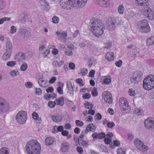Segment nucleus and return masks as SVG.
I'll return each mask as SVG.
<instances>
[{"label":"nucleus","mask_w":154,"mask_h":154,"mask_svg":"<svg viewBox=\"0 0 154 154\" xmlns=\"http://www.w3.org/2000/svg\"><path fill=\"white\" fill-rule=\"evenodd\" d=\"M90 25L91 31L95 36L99 37L103 34L104 26L101 20L93 18L90 20Z\"/></svg>","instance_id":"nucleus-1"},{"label":"nucleus","mask_w":154,"mask_h":154,"mask_svg":"<svg viewBox=\"0 0 154 154\" xmlns=\"http://www.w3.org/2000/svg\"><path fill=\"white\" fill-rule=\"evenodd\" d=\"M26 148L29 154H40L41 151L40 144L36 140H31L27 142Z\"/></svg>","instance_id":"nucleus-2"},{"label":"nucleus","mask_w":154,"mask_h":154,"mask_svg":"<svg viewBox=\"0 0 154 154\" xmlns=\"http://www.w3.org/2000/svg\"><path fill=\"white\" fill-rule=\"evenodd\" d=\"M143 87L145 90H149L154 88V75H149L143 80Z\"/></svg>","instance_id":"nucleus-3"},{"label":"nucleus","mask_w":154,"mask_h":154,"mask_svg":"<svg viewBox=\"0 0 154 154\" xmlns=\"http://www.w3.org/2000/svg\"><path fill=\"white\" fill-rule=\"evenodd\" d=\"M27 114L26 111L21 110L15 116L16 122L19 124H23L26 121Z\"/></svg>","instance_id":"nucleus-4"},{"label":"nucleus","mask_w":154,"mask_h":154,"mask_svg":"<svg viewBox=\"0 0 154 154\" xmlns=\"http://www.w3.org/2000/svg\"><path fill=\"white\" fill-rule=\"evenodd\" d=\"M138 27L142 32L145 33L149 32L150 30L148 22L146 20L139 21L138 23Z\"/></svg>","instance_id":"nucleus-5"},{"label":"nucleus","mask_w":154,"mask_h":154,"mask_svg":"<svg viewBox=\"0 0 154 154\" xmlns=\"http://www.w3.org/2000/svg\"><path fill=\"white\" fill-rule=\"evenodd\" d=\"M119 104L121 109L124 111H129L130 106L128 104L127 100L124 97H121L119 100Z\"/></svg>","instance_id":"nucleus-6"},{"label":"nucleus","mask_w":154,"mask_h":154,"mask_svg":"<svg viewBox=\"0 0 154 154\" xmlns=\"http://www.w3.org/2000/svg\"><path fill=\"white\" fill-rule=\"evenodd\" d=\"M60 4L63 8L67 9H71L75 7L72 0H60Z\"/></svg>","instance_id":"nucleus-7"},{"label":"nucleus","mask_w":154,"mask_h":154,"mask_svg":"<svg viewBox=\"0 0 154 154\" xmlns=\"http://www.w3.org/2000/svg\"><path fill=\"white\" fill-rule=\"evenodd\" d=\"M144 125L145 128L149 130L154 129V118L149 117L144 120Z\"/></svg>","instance_id":"nucleus-8"},{"label":"nucleus","mask_w":154,"mask_h":154,"mask_svg":"<svg viewBox=\"0 0 154 154\" xmlns=\"http://www.w3.org/2000/svg\"><path fill=\"white\" fill-rule=\"evenodd\" d=\"M134 143L135 146L140 150L144 152L149 149L147 146L144 145L143 143L138 139L135 140Z\"/></svg>","instance_id":"nucleus-9"},{"label":"nucleus","mask_w":154,"mask_h":154,"mask_svg":"<svg viewBox=\"0 0 154 154\" xmlns=\"http://www.w3.org/2000/svg\"><path fill=\"white\" fill-rule=\"evenodd\" d=\"M142 12L146 17L151 20L154 18V13L152 10L146 6L145 8H143L141 10Z\"/></svg>","instance_id":"nucleus-10"},{"label":"nucleus","mask_w":154,"mask_h":154,"mask_svg":"<svg viewBox=\"0 0 154 154\" xmlns=\"http://www.w3.org/2000/svg\"><path fill=\"white\" fill-rule=\"evenodd\" d=\"M9 109L8 103L4 99L0 97V112H5Z\"/></svg>","instance_id":"nucleus-11"},{"label":"nucleus","mask_w":154,"mask_h":154,"mask_svg":"<svg viewBox=\"0 0 154 154\" xmlns=\"http://www.w3.org/2000/svg\"><path fill=\"white\" fill-rule=\"evenodd\" d=\"M102 97L104 101L106 103L109 104L112 103V95L110 92L107 91H104L102 94Z\"/></svg>","instance_id":"nucleus-12"},{"label":"nucleus","mask_w":154,"mask_h":154,"mask_svg":"<svg viewBox=\"0 0 154 154\" xmlns=\"http://www.w3.org/2000/svg\"><path fill=\"white\" fill-rule=\"evenodd\" d=\"M116 22L114 19H109L107 24L108 28L110 30H114L116 27Z\"/></svg>","instance_id":"nucleus-13"},{"label":"nucleus","mask_w":154,"mask_h":154,"mask_svg":"<svg viewBox=\"0 0 154 154\" xmlns=\"http://www.w3.org/2000/svg\"><path fill=\"white\" fill-rule=\"evenodd\" d=\"M74 2L75 7L81 8L85 5L87 0H72Z\"/></svg>","instance_id":"nucleus-14"},{"label":"nucleus","mask_w":154,"mask_h":154,"mask_svg":"<svg viewBox=\"0 0 154 154\" xmlns=\"http://www.w3.org/2000/svg\"><path fill=\"white\" fill-rule=\"evenodd\" d=\"M38 83L40 86L42 88L47 87L48 86V81L43 78H41L39 79Z\"/></svg>","instance_id":"nucleus-15"},{"label":"nucleus","mask_w":154,"mask_h":154,"mask_svg":"<svg viewBox=\"0 0 154 154\" xmlns=\"http://www.w3.org/2000/svg\"><path fill=\"white\" fill-rule=\"evenodd\" d=\"M142 75V72L139 71H137L134 72L133 75L134 78H135L136 82H140L141 80Z\"/></svg>","instance_id":"nucleus-16"},{"label":"nucleus","mask_w":154,"mask_h":154,"mask_svg":"<svg viewBox=\"0 0 154 154\" xmlns=\"http://www.w3.org/2000/svg\"><path fill=\"white\" fill-rule=\"evenodd\" d=\"M95 2L101 6H108L109 3L107 0H95Z\"/></svg>","instance_id":"nucleus-17"},{"label":"nucleus","mask_w":154,"mask_h":154,"mask_svg":"<svg viewBox=\"0 0 154 154\" xmlns=\"http://www.w3.org/2000/svg\"><path fill=\"white\" fill-rule=\"evenodd\" d=\"M135 2L139 6H147L149 3L146 0H135Z\"/></svg>","instance_id":"nucleus-18"},{"label":"nucleus","mask_w":154,"mask_h":154,"mask_svg":"<svg viewBox=\"0 0 154 154\" xmlns=\"http://www.w3.org/2000/svg\"><path fill=\"white\" fill-rule=\"evenodd\" d=\"M69 145L67 142L62 143L61 144V147L60 150L62 152H66L69 150Z\"/></svg>","instance_id":"nucleus-19"},{"label":"nucleus","mask_w":154,"mask_h":154,"mask_svg":"<svg viewBox=\"0 0 154 154\" xmlns=\"http://www.w3.org/2000/svg\"><path fill=\"white\" fill-rule=\"evenodd\" d=\"M20 32L26 37H28L30 35L29 32L27 30L21 28L20 29Z\"/></svg>","instance_id":"nucleus-20"},{"label":"nucleus","mask_w":154,"mask_h":154,"mask_svg":"<svg viewBox=\"0 0 154 154\" xmlns=\"http://www.w3.org/2000/svg\"><path fill=\"white\" fill-rule=\"evenodd\" d=\"M67 87L68 89V92L70 94L73 96V89L72 84L70 81H67L66 82Z\"/></svg>","instance_id":"nucleus-21"},{"label":"nucleus","mask_w":154,"mask_h":154,"mask_svg":"<svg viewBox=\"0 0 154 154\" xmlns=\"http://www.w3.org/2000/svg\"><path fill=\"white\" fill-rule=\"evenodd\" d=\"M79 144L81 146H83L84 147H87L88 146L89 143L88 141L85 140L83 138H81L79 140Z\"/></svg>","instance_id":"nucleus-22"},{"label":"nucleus","mask_w":154,"mask_h":154,"mask_svg":"<svg viewBox=\"0 0 154 154\" xmlns=\"http://www.w3.org/2000/svg\"><path fill=\"white\" fill-rule=\"evenodd\" d=\"M26 57L25 54L22 53H19L16 55L15 57L16 60L18 61H21L25 59Z\"/></svg>","instance_id":"nucleus-23"},{"label":"nucleus","mask_w":154,"mask_h":154,"mask_svg":"<svg viewBox=\"0 0 154 154\" xmlns=\"http://www.w3.org/2000/svg\"><path fill=\"white\" fill-rule=\"evenodd\" d=\"M56 33L57 36H59L60 38L62 39L65 38L67 36L66 32L65 31H57L56 32Z\"/></svg>","instance_id":"nucleus-24"},{"label":"nucleus","mask_w":154,"mask_h":154,"mask_svg":"<svg viewBox=\"0 0 154 154\" xmlns=\"http://www.w3.org/2000/svg\"><path fill=\"white\" fill-rule=\"evenodd\" d=\"M52 119L53 122H59L62 121V117L60 115L52 116Z\"/></svg>","instance_id":"nucleus-25"},{"label":"nucleus","mask_w":154,"mask_h":154,"mask_svg":"<svg viewBox=\"0 0 154 154\" xmlns=\"http://www.w3.org/2000/svg\"><path fill=\"white\" fill-rule=\"evenodd\" d=\"M55 102L56 105L63 106L64 104V98L61 97L58 99H56Z\"/></svg>","instance_id":"nucleus-26"},{"label":"nucleus","mask_w":154,"mask_h":154,"mask_svg":"<svg viewBox=\"0 0 154 154\" xmlns=\"http://www.w3.org/2000/svg\"><path fill=\"white\" fill-rule=\"evenodd\" d=\"M86 129L88 131L94 132L95 130L96 127L93 124L91 123L87 126Z\"/></svg>","instance_id":"nucleus-27"},{"label":"nucleus","mask_w":154,"mask_h":154,"mask_svg":"<svg viewBox=\"0 0 154 154\" xmlns=\"http://www.w3.org/2000/svg\"><path fill=\"white\" fill-rule=\"evenodd\" d=\"M106 58L109 61H111L114 59L113 54L112 52H109L105 55Z\"/></svg>","instance_id":"nucleus-28"},{"label":"nucleus","mask_w":154,"mask_h":154,"mask_svg":"<svg viewBox=\"0 0 154 154\" xmlns=\"http://www.w3.org/2000/svg\"><path fill=\"white\" fill-rule=\"evenodd\" d=\"M32 118L35 119L36 120L37 122L40 123L42 122V120L40 118H39L38 114L35 112H34L32 115Z\"/></svg>","instance_id":"nucleus-29"},{"label":"nucleus","mask_w":154,"mask_h":154,"mask_svg":"<svg viewBox=\"0 0 154 154\" xmlns=\"http://www.w3.org/2000/svg\"><path fill=\"white\" fill-rule=\"evenodd\" d=\"M54 141V139L52 137H48L45 140V144L46 145H50L52 144Z\"/></svg>","instance_id":"nucleus-30"},{"label":"nucleus","mask_w":154,"mask_h":154,"mask_svg":"<svg viewBox=\"0 0 154 154\" xmlns=\"http://www.w3.org/2000/svg\"><path fill=\"white\" fill-rule=\"evenodd\" d=\"M12 51L6 50V52H5L3 55V60H5L8 59L11 54Z\"/></svg>","instance_id":"nucleus-31"},{"label":"nucleus","mask_w":154,"mask_h":154,"mask_svg":"<svg viewBox=\"0 0 154 154\" xmlns=\"http://www.w3.org/2000/svg\"><path fill=\"white\" fill-rule=\"evenodd\" d=\"M88 73V70L87 69L85 68H82L79 69V75H81L82 76L85 75Z\"/></svg>","instance_id":"nucleus-32"},{"label":"nucleus","mask_w":154,"mask_h":154,"mask_svg":"<svg viewBox=\"0 0 154 154\" xmlns=\"http://www.w3.org/2000/svg\"><path fill=\"white\" fill-rule=\"evenodd\" d=\"M8 149L6 147H2L0 149V154H9Z\"/></svg>","instance_id":"nucleus-33"},{"label":"nucleus","mask_w":154,"mask_h":154,"mask_svg":"<svg viewBox=\"0 0 154 154\" xmlns=\"http://www.w3.org/2000/svg\"><path fill=\"white\" fill-rule=\"evenodd\" d=\"M6 50L12 51V45L9 41H7L6 43Z\"/></svg>","instance_id":"nucleus-34"},{"label":"nucleus","mask_w":154,"mask_h":154,"mask_svg":"<svg viewBox=\"0 0 154 154\" xmlns=\"http://www.w3.org/2000/svg\"><path fill=\"white\" fill-rule=\"evenodd\" d=\"M19 72L17 69L13 70L10 72V75L12 77L19 75Z\"/></svg>","instance_id":"nucleus-35"},{"label":"nucleus","mask_w":154,"mask_h":154,"mask_svg":"<svg viewBox=\"0 0 154 154\" xmlns=\"http://www.w3.org/2000/svg\"><path fill=\"white\" fill-rule=\"evenodd\" d=\"M39 2L41 5L45 8H47L49 6V5L46 0H39Z\"/></svg>","instance_id":"nucleus-36"},{"label":"nucleus","mask_w":154,"mask_h":154,"mask_svg":"<svg viewBox=\"0 0 154 154\" xmlns=\"http://www.w3.org/2000/svg\"><path fill=\"white\" fill-rule=\"evenodd\" d=\"M154 44V36L148 38L147 41V45H152Z\"/></svg>","instance_id":"nucleus-37"},{"label":"nucleus","mask_w":154,"mask_h":154,"mask_svg":"<svg viewBox=\"0 0 154 154\" xmlns=\"http://www.w3.org/2000/svg\"><path fill=\"white\" fill-rule=\"evenodd\" d=\"M53 65L56 67L60 66L63 64V62L62 61H61L59 62L57 61H54L53 62Z\"/></svg>","instance_id":"nucleus-38"},{"label":"nucleus","mask_w":154,"mask_h":154,"mask_svg":"<svg viewBox=\"0 0 154 154\" xmlns=\"http://www.w3.org/2000/svg\"><path fill=\"white\" fill-rule=\"evenodd\" d=\"M125 10L124 6L123 5H119L118 8V12L120 14H123Z\"/></svg>","instance_id":"nucleus-39"},{"label":"nucleus","mask_w":154,"mask_h":154,"mask_svg":"<svg viewBox=\"0 0 154 154\" xmlns=\"http://www.w3.org/2000/svg\"><path fill=\"white\" fill-rule=\"evenodd\" d=\"M28 68V65L26 63H23L20 67V69L22 71H25Z\"/></svg>","instance_id":"nucleus-40"},{"label":"nucleus","mask_w":154,"mask_h":154,"mask_svg":"<svg viewBox=\"0 0 154 154\" xmlns=\"http://www.w3.org/2000/svg\"><path fill=\"white\" fill-rule=\"evenodd\" d=\"M16 64L15 61H11L8 62L6 63L7 65L10 67H12L15 66Z\"/></svg>","instance_id":"nucleus-41"},{"label":"nucleus","mask_w":154,"mask_h":154,"mask_svg":"<svg viewBox=\"0 0 154 154\" xmlns=\"http://www.w3.org/2000/svg\"><path fill=\"white\" fill-rule=\"evenodd\" d=\"M5 7V4L4 2L2 0H0V11L4 9Z\"/></svg>","instance_id":"nucleus-42"},{"label":"nucleus","mask_w":154,"mask_h":154,"mask_svg":"<svg viewBox=\"0 0 154 154\" xmlns=\"http://www.w3.org/2000/svg\"><path fill=\"white\" fill-rule=\"evenodd\" d=\"M85 105L86 108L89 109H92L93 107V105L88 102L85 103Z\"/></svg>","instance_id":"nucleus-43"},{"label":"nucleus","mask_w":154,"mask_h":154,"mask_svg":"<svg viewBox=\"0 0 154 154\" xmlns=\"http://www.w3.org/2000/svg\"><path fill=\"white\" fill-rule=\"evenodd\" d=\"M88 132V131L86 129L83 131L81 134L80 135V138H83L84 136L87 134Z\"/></svg>","instance_id":"nucleus-44"},{"label":"nucleus","mask_w":154,"mask_h":154,"mask_svg":"<svg viewBox=\"0 0 154 154\" xmlns=\"http://www.w3.org/2000/svg\"><path fill=\"white\" fill-rule=\"evenodd\" d=\"M10 18L7 17H4L0 19V24H3L4 21L10 20Z\"/></svg>","instance_id":"nucleus-45"},{"label":"nucleus","mask_w":154,"mask_h":154,"mask_svg":"<svg viewBox=\"0 0 154 154\" xmlns=\"http://www.w3.org/2000/svg\"><path fill=\"white\" fill-rule=\"evenodd\" d=\"M91 94L94 97H96L98 95V93L97 91V88H94L91 91Z\"/></svg>","instance_id":"nucleus-46"},{"label":"nucleus","mask_w":154,"mask_h":154,"mask_svg":"<svg viewBox=\"0 0 154 154\" xmlns=\"http://www.w3.org/2000/svg\"><path fill=\"white\" fill-rule=\"evenodd\" d=\"M35 91V94L36 95H42V91L40 88H36Z\"/></svg>","instance_id":"nucleus-47"},{"label":"nucleus","mask_w":154,"mask_h":154,"mask_svg":"<svg viewBox=\"0 0 154 154\" xmlns=\"http://www.w3.org/2000/svg\"><path fill=\"white\" fill-rule=\"evenodd\" d=\"M111 81V79L109 78H105L103 79V82L105 84L108 85L109 84Z\"/></svg>","instance_id":"nucleus-48"},{"label":"nucleus","mask_w":154,"mask_h":154,"mask_svg":"<svg viewBox=\"0 0 154 154\" xmlns=\"http://www.w3.org/2000/svg\"><path fill=\"white\" fill-rule=\"evenodd\" d=\"M59 20V18L55 16H54L52 19L53 22L56 24L58 23Z\"/></svg>","instance_id":"nucleus-49"},{"label":"nucleus","mask_w":154,"mask_h":154,"mask_svg":"<svg viewBox=\"0 0 154 154\" xmlns=\"http://www.w3.org/2000/svg\"><path fill=\"white\" fill-rule=\"evenodd\" d=\"M75 123L76 125L79 127L82 126L84 125V123L82 122L79 120H76L75 121Z\"/></svg>","instance_id":"nucleus-50"},{"label":"nucleus","mask_w":154,"mask_h":154,"mask_svg":"<svg viewBox=\"0 0 154 154\" xmlns=\"http://www.w3.org/2000/svg\"><path fill=\"white\" fill-rule=\"evenodd\" d=\"M104 48L106 49H109L111 48L112 46V43L109 42H106L104 44Z\"/></svg>","instance_id":"nucleus-51"},{"label":"nucleus","mask_w":154,"mask_h":154,"mask_svg":"<svg viewBox=\"0 0 154 154\" xmlns=\"http://www.w3.org/2000/svg\"><path fill=\"white\" fill-rule=\"evenodd\" d=\"M56 104L55 101H50L48 103V105L51 108H52L55 107Z\"/></svg>","instance_id":"nucleus-52"},{"label":"nucleus","mask_w":154,"mask_h":154,"mask_svg":"<svg viewBox=\"0 0 154 154\" xmlns=\"http://www.w3.org/2000/svg\"><path fill=\"white\" fill-rule=\"evenodd\" d=\"M16 31L17 29L16 27L14 26H11L10 29V33L11 34L14 33L16 32Z\"/></svg>","instance_id":"nucleus-53"},{"label":"nucleus","mask_w":154,"mask_h":154,"mask_svg":"<svg viewBox=\"0 0 154 154\" xmlns=\"http://www.w3.org/2000/svg\"><path fill=\"white\" fill-rule=\"evenodd\" d=\"M25 86L28 88H30L32 87V84L30 82H28L25 83Z\"/></svg>","instance_id":"nucleus-54"},{"label":"nucleus","mask_w":154,"mask_h":154,"mask_svg":"<svg viewBox=\"0 0 154 154\" xmlns=\"http://www.w3.org/2000/svg\"><path fill=\"white\" fill-rule=\"evenodd\" d=\"M118 154H125V152L121 148H119L117 151Z\"/></svg>","instance_id":"nucleus-55"},{"label":"nucleus","mask_w":154,"mask_h":154,"mask_svg":"<svg viewBox=\"0 0 154 154\" xmlns=\"http://www.w3.org/2000/svg\"><path fill=\"white\" fill-rule=\"evenodd\" d=\"M122 63V61L121 60H119L118 61H117L116 63L115 64L116 66L118 67H120Z\"/></svg>","instance_id":"nucleus-56"},{"label":"nucleus","mask_w":154,"mask_h":154,"mask_svg":"<svg viewBox=\"0 0 154 154\" xmlns=\"http://www.w3.org/2000/svg\"><path fill=\"white\" fill-rule=\"evenodd\" d=\"M82 97L84 99H89L91 97V95L88 93H86L83 95Z\"/></svg>","instance_id":"nucleus-57"},{"label":"nucleus","mask_w":154,"mask_h":154,"mask_svg":"<svg viewBox=\"0 0 154 154\" xmlns=\"http://www.w3.org/2000/svg\"><path fill=\"white\" fill-rule=\"evenodd\" d=\"M76 150L80 154H82L83 153V151L82 148L80 146H77L76 148Z\"/></svg>","instance_id":"nucleus-58"},{"label":"nucleus","mask_w":154,"mask_h":154,"mask_svg":"<svg viewBox=\"0 0 154 154\" xmlns=\"http://www.w3.org/2000/svg\"><path fill=\"white\" fill-rule=\"evenodd\" d=\"M107 126L109 128H112L115 126V124L113 122H109L107 124Z\"/></svg>","instance_id":"nucleus-59"},{"label":"nucleus","mask_w":154,"mask_h":154,"mask_svg":"<svg viewBox=\"0 0 154 154\" xmlns=\"http://www.w3.org/2000/svg\"><path fill=\"white\" fill-rule=\"evenodd\" d=\"M129 94L131 96H134L135 94L134 90L132 88L130 89L129 90Z\"/></svg>","instance_id":"nucleus-60"},{"label":"nucleus","mask_w":154,"mask_h":154,"mask_svg":"<svg viewBox=\"0 0 154 154\" xmlns=\"http://www.w3.org/2000/svg\"><path fill=\"white\" fill-rule=\"evenodd\" d=\"M98 138L100 139H102L104 138L105 136V134L103 133H100L98 134Z\"/></svg>","instance_id":"nucleus-61"},{"label":"nucleus","mask_w":154,"mask_h":154,"mask_svg":"<svg viewBox=\"0 0 154 154\" xmlns=\"http://www.w3.org/2000/svg\"><path fill=\"white\" fill-rule=\"evenodd\" d=\"M63 88L58 87L57 88V92L60 94H62L63 93Z\"/></svg>","instance_id":"nucleus-62"},{"label":"nucleus","mask_w":154,"mask_h":154,"mask_svg":"<svg viewBox=\"0 0 154 154\" xmlns=\"http://www.w3.org/2000/svg\"><path fill=\"white\" fill-rule=\"evenodd\" d=\"M104 141L105 143L107 144H110V143L112 142V141L110 139H109V138H107V137H106L104 139Z\"/></svg>","instance_id":"nucleus-63"},{"label":"nucleus","mask_w":154,"mask_h":154,"mask_svg":"<svg viewBox=\"0 0 154 154\" xmlns=\"http://www.w3.org/2000/svg\"><path fill=\"white\" fill-rule=\"evenodd\" d=\"M69 67L71 69H75V64L72 62L69 63Z\"/></svg>","instance_id":"nucleus-64"}]
</instances>
